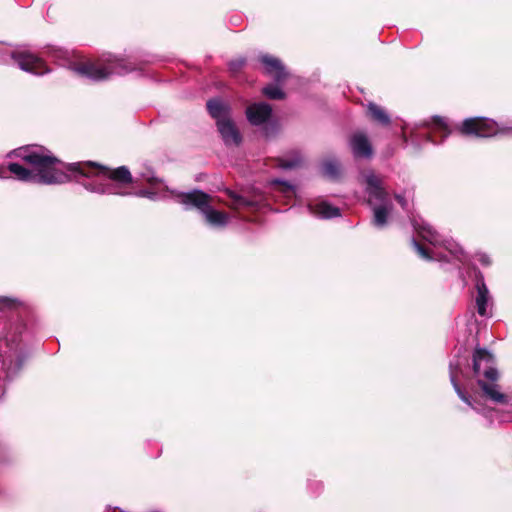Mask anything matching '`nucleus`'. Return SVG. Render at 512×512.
Segmentation results:
<instances>
[{
	"instance_id": "nucleus-1",
	"label": "nucleus",
	"mask_w": 512,
	"mask_h": 512,
	"mask_svg": "<svg viewBox=\"0 0 512 512\" xmlns=\"http://www.w3.org/2000/svg\"><path fill=\"white\" fill-rule=\"evenodd\" d=\"M18 156L34 168L30 170L18 163H10L6 167L7 175L13 174L19 181L45 185L69 181V175L56 168L60 160L53 155L32 151L25 147L19 149Z\"/></svg>"
},
{
	"instance_id": "nucleus-2",
	"label": "nucleus",
	"mask_w": 512,
	"mask_h": 512,
	"mask_svg": "<svg viewBox=\"0 0 512 512\" xmlns=\"http://www.w3.org/2000/svg\"><path fill=\"white\" fill-rule=\"evenodd\" d=\"M70 172H76L85 177L104 176L113 184L100 185L94 191L106 194L128 196L131 192L125 190L128 185L134 182L133 176L126 166L110 168L93 161L70 163L66 166Z\"/></svg>"
},
{
	"instance_id": "nucleus-3",
	"label": "nucleus",
	"mask_w": 512,
	"mask_h": 512,
	"mask_svg": "<svg viewBox=\"0 0 512 512\" xmlns=\"http://www.w3.org/2000/svg\"><path fill=\"white\" fill-rule=\"evenodd\" d=\"M493 355L484 348H476L473 354V371L476 376L483 375L491 384L478 379V385L481 387L485 395L496 403H505L506 396L499 391L498 385L495 383L498 379V371L494 366Z\"/></svg>"
},
{
	"instance_id": "nucleus-4",
	"label": "nucleus",
	"mask_w": 512,
	"mask_h": 512,
	"mask_svg": "<svg viewBox=\"0 0 512 512\" xmlns=\"http://www.w3.org/2000/svg\"><path fill=\"white\" fill-rule=\"evenodd\" d=\"M0 358L2 367L8 375L12 376L21 369L24 358L20 350V342L16 337L0 341Z\"/></svg>"
},
{
	"instance_id": "nucleus-5",
	"label": "nucleus",
	"mask_w": 512,
	"mask_h": 512,
	"mask_svg": "<svg viewBox=\"0 0 512 512\" xmlns=\"http://www.w3.org/2000/svg\"><path fill=\"white\" fill-rule=\"evenodd\" d=\"M460 135L465 137L487 138L497 134L498 127L495 121L484 117H472L465 119L456 126Z\"/></svg>"
},
{
	"instance_id": "nucleus-6",
	"label": "nucleus",
	"mask_w": 512,
	"mask_h": 512,
	"mask_svg": "<svg viewBox=\"0 0 512 512\" xmlns=\"http://www.w3.org/2000/svg\"><path fill=\"white\" fill-rule=\"evenodd\" d=\"M258 61L263 65L264 74L271 77L276 83H283L288 79L289 72L279 58L270 54H261Z\"/></svg>"
},
{
	"instance_id": "nucleus-7",
	"label": "nucleus",
	"mask_w": 512,
	"mask_h": 512,
	"mask_svg": "<svg viewBox=\"0 0 512 512\" xmlns=\"http://www.w3.org/2000/svg\"><path fill=\"white\" fill-rule=\"evenodd\" d=\"M475 274V305L477 313L481 317H489L491 315L489 306H492V298L490 292L485 284L484 277L480 271L474 270Z\"/></svg>"
},
{
	"instance_id": "nucleus-8",
	"label": "nucleus",
	"mask_w": 512,
	"mask_h": 512,
	"mask_svg": "<svg viewBox=\"0 0 512 512\" xmlns=\"http://www.w3.org/2000/svg\"><path fill=\"white\" fill-rule=\"evenodd\" d=\"M19 67L27 72L43 75L49 71L43 59L29 52H16L12 55Z\"/></svg>"
},
{
	"instance_id": "nucleus-9",
	"label": "nucleus",
	"mask_w": 512,
	"mask_h": 512,
	"mask_svg": "<svg viewBox=\"0 0 512 512\" xmlns=\"http://www.w3.org/2000/svg\"><path fill=\"white\" fill-rule=\"evenodd\" d=\"M349 145L354 158L370 159L374 154L373 147L364 132L352 134Z\"/></svg>"
},
{
	"instance_id": "nucleus-10",
	"label": "nucleus",
	"mask_w": 512,
	"mask_h": 512,
	"mask_svg": "<svg viewBox=\"0 0 512 512\" xmlns=\"http://www.w3.org/2000/svg\"><path fill=\"white\" fill-rule=\"evenodd\" d=\"M218 131L227 146H239L242 142L240 131L230 118L219 119L216 123Z\"/></svg>"
},
{
	"instance_id": "nucleus-11",
	"label": "nucleus",
	"mask_w": 512,
	"mask_h": 512,
	"mask_svg": "<svg viewBox=\"0 0 512 512\" xmlns=\"http://www.w3.org/2000/svg\"><path fill=\"white\" fill-rule=\"evenodd\" d=\"M271 115L272 107L265 102L251 104L246 109L247 119L254 126L266 123Z\"/></svg>"
},
{
	"instance_id": "nucleus-12",
	"label": "nucleus",
	"mask_w": 512,
	"mask_h": 512,
	"mask_svg": "<svg viewBox=\"0 0 512 512\" xmlns=\"http://www.w3.org/2000/svg\"><path fill=\"white\" fill-rule=\"evenodd\" d=\"M75 71L78 74L95 81L104 80L108 78L111 73V71H109L106 67L100 66L92 61L78 63L75 66Z\"/></svg>"
},
{
	"instance_id": "nucleus-13",
	"label": "nucleus",
	"mask_w": 512,
	"mask_h": 512,
	"mask_svg": "<svg viewBox=\"0 0 512 512\" xmlns=\"http://www.w3.org/2000/svg\"><path fill=\"white\" fill-rule=\"evenodd\" d=\"M181 200L183 204L192 205L204 212L210 205L211 197L201 190H193L189 193H183Z\"/></svg>"
},
{
	"instance_id": "nucleus-14",
	"label": "nucleus",
	"mask_w": 512,
	"mask_h": 512,
	"mask_svg": "<svg viewBox=\"0 0 512 512\" xmlns=\"http://www.w3.org/2000/svg\"><path fill=\"white\" fill-rule=\"evenodd\" d=\"M367 192L375 199L385 202L387 199V192L385 191L382 180L379 176L371 173L366 176Z\"/></svg>"
},
{
	"instance_id": "nucleus-15",
	"label": "nucleus",
	"mask_w": 512,
	"mask_h": 512,
	"mask_svg": "<svg viewBox=\"0 0 512 512\" xmlns=\"http://www.w3.org/2000/svg\"><path fill=\"white\" fill-rule=\"evenodd\" d=\"M227 195L232 201V208L234 209H247V210H256L259 208V201L254 199H249L242 195L237 194L232 190H227Z\"/></svg>"
},
{
	"instance_id": "nucleus-16",
	"label": "nucleus",
	"mask_w": 512,
	"mask_h": 512,
	"mask_svg": "<svg viewBox=\"0 0 512 512\" xmlns=\"http://www.w3.org/2000/svg\"><path fill=\"white\" fill-rule=\"evenodd\" d=\"M321 172L331 180H339L341 177V164L333 157H327L321 162Z\"/></svg>"
},
{
	"instance_id": "nucleus-17",
	"label": "nucleus",
	"mask_w": 512,
	"mask_h": 512,
	"mask_svg": "<svg viewBox=\"0 0 512 512\" xmlns=\"http://www.w3.org/2000/svg\"><path fill=\"white\" fill-rule=\"evenodd\" d=\"M311 210L315 215L324 219H331L340 216V209L332 206L326 201H322L311 206Z\"/></svg>"
},
{
	"instance_id": "nucleus-18",
	"label": "nucleus",
	"mask_w": 512,
	"mask_h": 512,
	"mask_svg": "<svg viewBox=\"0 0 512 512\" xmlns=\"http://www.w3.org/2000/svg\"><path fill=\"white\" fill-rule=\"evenodd\" d=\"M368 116L380 125L388 126L391 122L389 115L379 105L375 103H369L368 105Z\"/></svg>"
},
{
	"instance_id": "nucleus-19",
	"label": "nucleus",
	"mask_w": 512,
	"mask_h": 512,
	"mask_svg": "<svg viewBox=\"0 0 512 512\" xmlns=\"http://www.w3.org/2000/svg\"><path fill=\"white\" fill-rule=\"evenodd\" d=\"M206 217V221L214 226H224L227 223L228 215L225 212L214 210L210 208V205L203 212Z\"/></svg>"
},
{
	"instance_id": "nucleus-20",
	"label": "nucleus",
	"mask_w": 512,
	"mask_h": 512,
	"mask_svg": "<svg viewBox=\"0 0 512 512\" xmlns=\"http://www.w3.org/2000/svg\"><path fill=\"white\" fill-rule=\"evenodd\" d=\"M207 110L210 114V116L214 119H216V122L219 121V119L226 118L224 116V113L226 111L225 105L221 102V100L212 98L209 99L206 103Z\"/></svg>"
},
{
	"instance_id": "nucleus-21",
	"label": "nucleus",
	"mask_w": 512,
	"mask_h": 512,
	"mask_svg": "<svg viewBox=\"0 0 512 512\" xmlns=\"http://www.w3.org/2000/svg\"><path fill=\"white\" fill-rule=\"evenodd\" d=\"M450 381L454 387V390L455 392L457 393V395L459 396V398L465 402L467 405H469L471 408H474L473 405H472V402H471V399H470V396L467 395L459 386V384L457 383L456 381V373H455V370H454V366L453 364L451 363L450 364Z\"/></svg>"
},
{
	"instance_id": "nucleus-22",
	"label": "nucleus",
	"mask_w": 512,
	"mask_h": 512,
	"mask_svg": "<svg viewBox=\"0 0 512 512\" xmlns=\"http://www.w3.org/2000/svg\"><path fill=\"white\" fill-rule=\"evenodd\" d=\"M262 93L264 96L272 100H282L286 96L285 92L282 89L272 84L265 86L262 89Z\"/></svg>"
},
{
	"instance_id": "nucleus-23",
	"label": "nucleus",
	"mask_w": 512,
	"mask_h": 512,
	"mask_svg": "<svg viewBox=\"0 0 512 512\" xmlns=\"http://www.w3.org/2000/svg\"><path fill=\"white\" fill-rule=\"evenodd\" d=\"M418 235L425 241L434 244L437 241V233L432 227L421 225L416 228Z\"/></svg>"
},
{
	"instance_id": "nucleus-24",
	"label": "nucleus",
	"mask_w": 512,
	"mask_h": 512,
	"mask_svg": "<svg viewBox=\"0 0 512 512\" xmlns=\"http://www.w3.org/2000/svg\"><path fill=\"white\" fill-rule=\"evenodd\" d=\"M432 123L435 125L437 131L441 134V142L451 134V129L448 127L444 118L440 116H434Z\"/></svg>"
},
{
	"instance_id": "nucleus-25",
	"label": "nucleus",
	"mask_w": 512,
	"mask_h": 512,
	"mask_svg": "<svg viewBox=\"0 0 512 512\" xmlns=\"http://www.w3.org/2000/svg\"><path fill=\"white\" fill-rule=\"evenodd\" d=\"M388 210L385 206H378L374 208L373 223L378 227H382L387 223Z\"/></svg>"
},
{
	"instance_id": "nucleus-26",
	"label": "nucleus",
	"mask_w": 512,
	"mask_h": 512,
	"mask_svg": "<svg viewBox=\"0 0 512 512\" xmlns=\"http://www.w3.org/2000/svg\"><path fill=\"white\" fill-rule=\"evenodd\" d=\"M302 163V159L300 155L296 154L290 159L278 158L277 166L283 169H293L300 166Z\"/></svg>"
},
{
	"instance_id": "nucleus-27",
	"label": "nucleus",
	"mask_w": 512,
	"mask_h": 512,
	"mask_svg": "<svg viewBox=\"0 0 512 512\" xmlns=\"http://www.w3.org/2000/svg\"><path fill=\"white\" fill-rule=\"evenodd\" d=\"M273 184L279 187V190L286 196H292L295 194L294 188L291 184L281 180L273 181Z\"/></svg>"
},
{
	"instance_id": "nucleus-28",
	"label": "nucleus",
	"mask_w": 512,
	"mask_h": 512,
	"mask_svg": "<svg viewBox=\"0 0 512 512\" xmlns=\"http://www.w3.org/2000/svg\"><path fill=\"white\" fill-rule=\"evenodd\" d=\"M246 64L245 58H237L229 63V69L233 74L239 73Z\"/></svg>"
},
{
	"instance_id": "nucleus-29",
	"label": "nucleus",
	"mask_w": 512,
	"mask_h": 512,
	"mask_svg": "<svg viewBox=\"0 0 512 512\" xmlns=\"http://www.w3.org/2000/svg\"><path fill=\"white\" fill-rule=\"evenodd\" d=\"M413 245L415 246L416 251L420 256H430V251L425 247V245L417 242L416 240H413Z\"/></svg>"
},
{
	"instance_id": "nucleus-30",
	"label": "nucleus",
	"mask_w": 512,
	"mask_h": 512,
	"mask_svg": "<svg viewBox=\"0 0 512 512\" xmlns=\"http://www.w3.org/2000/svg\"><path fill=\"white\" fill-rule=\"evenodd\" d=\"M134 195L138 197L148 198V199H154L156 196V193L147 189H141L134 193Z\"/></svg>"
},
{
	"instance_id": "nucleus-31",
	"label": "nucleus",
	"mask_w": 512,
	"mask_h": 512,
	"mask_svg": "<svg viewBox=\"0 0 512 512\" xmlns=\"http://www.w3.org/2000/svg\"><path fill=\"white\" fill-rule=\"evenodd\" d=\"M395 199L401 205V207L403 209H405L407 207V200L405 199L404 196L397 194V195H395Z\"/></svg>"
},
{
	"instance_id": "nucleus-32",
	"label": "nucleus",
	"mask_w": 512,
	"mask_h": 512,
	"mask_svg": "<svg viewBox=\"0 0 512 512\" xmlns=\"http://www.w3.org/2000/svg\"><path fill=\"white\" fill-rule=\"evenodd\" d=\"M0 178H3V179H5V178H10V176H9V175H7V170H6V168H5V167H3V166H0Z\"/></svg>"
},
{
	"instance_id": "nucleus-33",
	"label": "nucleus",
	"mask_w": 512,
	"mask_h": 512,
	"mask_svg": "<svg viewBox=\"0 0 512 512\" xmlns=\"http://www.w3.org/2000/svg\"><path fill=\"white\" fill-rule=\"evenodd\" d=\"M1 302L3 303V305H5V306H9V305L11 304L12 300H11V299H9V298H3V299L1 300Z\"/></svg>"
},
{
	"instance_id": "nucleus-34",
	"label": "nucleus",
	"mask_w": 512,
	"mask_h": 512,
	"mask_svg": "<svg viewBox=\"0 0 512 512\" xmlns=\"http://www.w3.org/2000/svg\"><path fill=\"white\" fill-rule=\"evenodd\" d=\"M148 182H149L150 184H155V183H158V179H157V178H155V177H152V178H149V179H148Z\"/></svg>"
},
{
	"instance_id": "nucleus-35",
	"label": "nucleus",
	"mask_w": 512,
	"mask_h": 512,
	"mask_svg": "<svg viewBox=\"0 0 512 512\" xmlns=\"http://www.w3.org/2000/svg\"><path fill=\"white\" fill-rule=\"evenodd\" d=\"M488 260H489V258H486V257L481 258V262L483 265H488L489 264Z\"/></svg>"
},
{
	"instance_id": "nucleus-36",
	"label": "nucleus",
	"mask_w": 512,
	"mask_h": 512,
	"mask_svg": "<svg viewBox=\"0 0 512 512\" xmlns=\"http://www.w3.org/2000/svg\"><path fill=\"white\" fill-rule=\"evenodd\" d=\"M427 138H428V140H429L430 142L437 143L436 141H434V140L432 139V137H431V135H430V134L428 135V137H427Z\"/></svg>"
},
{
	"instance_id": "nucleus-37",
	"label": "nucleus",
	"mask_w": 512,
	"mask_h": 512,
	"mask_svg": "<svg viewBox=\"0 0 512 512\" xmlns=\"http://www.w3.org/2000/svg\"><path fill=\"white\" fill-rule=\"evenodd\" d=\"M510 131H511V133H512V128H511V130H510Z\"/></svg>"
}]
</instances>
